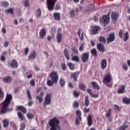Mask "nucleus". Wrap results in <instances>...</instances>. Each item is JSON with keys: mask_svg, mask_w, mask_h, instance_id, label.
<instances>
[{"mask_svg": "<svg viewBox=\"0 0 130 130\" xmlns=\"http://www.w3.org/2000/svg\"><path fill=\"white\" fill-rule=\"evenodd\" d=\"M51 93H47L45 98V102L43 105L44 108H46L47 105H50L51 102Z\"/></svg>", "mask_w": 130, "mask_h": 130, "instance_id": "obj_5", "label": "nucleus"}, {"mask_svg": "<svg viewBox=\"0 0 130 130\" xmlns=\"http://www.w3.org/2000/svg\"><path fill=\"white\" fill-rule=\"evenodd\" d=\"M122 68L124 71H127L128 70V68L125 63L122 64Z\"/></svg>", "mask_w": 130, "mask_h": 130, "instance_id": "obj_57", "label": "nucleus"}, {"mask_svg": "<svg viewBox=\"0 0 130 130\" xmlns=\"http://www.w3.org/2000/svg\"><path fill=\"white\" fill-rule=\"evenodd\" d=\"M112 80V75L109 73L106 74L103 78V83L106 84L108 87H111L112 86V83L111 82Z\"/></svg>", "mask_w": 130, "mask_h": 130, "instance_id": "obj_3", "label": "nucleus"}, {"mask_svg": "<svg viewBox=\"0 0 130 130\" xmlns=\"http://www.w3.org/2000/svg\"><path fill=\"white\" fill-rule=\"evenodd\" d=\"M79 75V73L78 72L72 73L71 75L72 78L74 79V81L76 82L77 81V77Z\"/></svg>", "mask_w": 130, "mask_h": 130, "instance_id": "obj_16", "label": "nucleus"}, {"mask_svg": "<svg viewBox=\"0 0 130 130\" xmlns=\"http://www.w3.org/2000/svg\"><path fill=\"white\" fill-rule=\"evenodd\" d=\"M12 81L13 79L10 76H7L3 79V81L7 83H10Z\"/></svg>", "mask_w": 130, "mask_h": 130, "instance_id": "obj_20", "label": "nucleus"}, {"mask_svg": "<svg viewBox=\"0 0 130 130\" xmlns=\"http://www.w3.org/2000/svg\"><path fill=\"white\" fill-rule=\"evenodd\" d=\"M95 7L92 4L88 5L86 8V12H91L94 9Z\"/></svg>", "mask_w": 130, "mask_h": 130, "instance_id": "obj_23", "label": "nucleus"}, {"mask_svg": "<svg viewBox=\"0 0 130 130\" xmlns=\"http://www.w3.org/2000/svg\"><path fill=\"white\" fill-rule=\"evenodd\" d=\"M24 6L25 7H27L29 6L28 0H24Z\"/></svg>", "mask_w": 130, "mask_h": 130, "instance_id": "obj_55", "label": "nucleus"}, {"mask_svg": "<svg viewBox=\"0 0 130 130\" xmlns=\"http://www.w3.org/2000/svg\"><path fill=\"white\" fill-rule=\"evenodd\" d=\"M122 102L126 105L130 104V98L128 99L126 97L123 98Z\"/></svg>", "mask_w": 130, "mask_h": 130, "instance_id": "obj_28", "label": "nucleus"}, {"mask_svg": "<svg viewBox=\"0 0 130 130\" xmlns=\"http://www.w3.org/2000/svg\"><path fill=\"white\" fill-rule=\"evenodd\" d=\"M41 14H42L41 10L40 9H38L36 11L37 17H38V18L40 17L41 16Z\"/></svg>", "mask_w": 130, "mask_h": 130, "instance_id": "obj_37", "label": "nucleus"}, {"mask_svg": "<svg viewBox=\"0 0 130 130\" xmlns=\"http://www.w3.org/2000/svg\"><path fill=\"white\" fill-rule=\"evenodd\" d=\"M26 93L27 94V96H28V99L30 101L31 100V94H30V92L29 91V90L28 89H27L26 90Z\"/></svg>", "mask_w": 130, "mask_h": 130, "instance_id": "obj_49", "label": "nucleus"}, {"mask_svg": "<svg viewBox=\"0 0 130 130\" xmlns=\"http://www.w3.org/2000/svg\"><path fill=\"white\" fill-rule=\"evenodd\" d=\"M128 38H129V35H128V32L127 31L124 34V37L123 38L124 42H126L128 40Z\"/></svg>", "mask_w": 130, "mask_h": 130, "instance_id": "obj_33", "label": "nucleus"}, {"mask_svg": "<svg viewBox=\"0 0 130 130\" xmlns=\"http://www.w3.org/2000/svg\"><path fill=\"white\" fill-rule=\"evenodd\" d=\"M111 111H112V110L111 109H109L108 110V112L106 115V116L107 118H111Z\"/></svg>", "mask_w": 130, "mask_h": 130, "instance_id": "obj_36", "label": "nucleus"}, {"mask_svg": "<svg viewBox=\"0 0 130 130\" xmlns=\"http://www.w3.org/2000/svg\"><path fill=\"white\" fill-rule=\"evenodd\" d=\"M114 107L115 108V109L118 111H119L120 110V107L119 106H118V105H114Z\"/></svg>", "mask_w": 130, "mask_h": 130, "instance_id": "obj_64", "label": "nucleus"}, {"mask_svg": "<svg viewBox=\"0 0 130 130\" xmlns=\"http://www.w3.org/2000/svg\"><path fill=\"white\" fill-rule=\"evenodd\" d=\"M65 80L64 79L61 78L59 80V83L60 84L61 86H63L65 85Z\"/></svg>", "mask_w": 130, "mask_h": 130, "instance_id": "obj_35", "label": "nucleus"}, {"mask_svg": "<svg viewBox=\"0 0 130 130\" xmlns=\"http://www.w3.org/2000/svg\"><path fill=\"white\" fill-rule=\"evenodd\" d=\"M110 21L109 15H104L102 18H100V22L102 23H104L105 25L108 24Z\"/></svg>", "mask_w": 130, "mask_h": 130, "instance_id": "obj_8", "label": "nucleus"}, {"mask_svg": "<svg viewBox=\"0 0 130 130\" xmlns=\"http://www.w3.org/2000/svg\"><path fill=\"white\" fill-rule=\"evenodd\" d=\"M8 66L10 68L15 69L18 68V63L16 60L13 59L8 62Z\"/></svg>", "mask_w": 130, "mask_h": 130, "instance_id": "obj_4", "label": "nucleus"}, {"mask_svg": "<svg viewBox=\"0 0 130 130\" xmlns=\"http://www.w3.org/2000/svg\"><path fill=\"white\" fill-rule=\"evenodd\" d=\"M12 100V96L11 94H8L7 95L6 98L4 102L2 103V108L0 111L1 114H5L8 112H10L12 111V109L9 108L10 106V104L11 103V101Z\"/></svg>", "mask_w": 130, "mask_h": 130, "instance_id": "obj_1", "label": "nucleus"}, {"mask_svg": "<svg viewBox=\"0 0 130 130\" xmlns=\"http://www.w3.org/2000/svg\"><path fill=\"white\" fill-rule=\"evenodd\" d=\"M60 67L63 71H65L67 69V67L65 63H61Z\"/></svg>", "mask_w": 130, "mask_h": 130, "instance_id": "obj_51", "label": "nucleus"}, {"mask_svg": "<svg viewBox=\"0 0 130 130\" xmlns=\"http://www.w3.org/2000/svg\"><path fill=\"white\" fill-rule=\"evenodd\" d=\"M97 48L99 50L102 51L103 52H104L105 51V46L101 43H99L97 44Z\"/></svg>", "mask_w": 130, "mask_h": 130, "instance_id": "obj_17", "label": "nucleus"}, {"mask_svg": "<svg viewBox=\"0 0 130 130\" xmlns=\"http://www.w3.org/2000/svg\"><path fill=\"white\" fill-rule=\"evenodd\" d=\"M26 116L29 119H32L35 117V115L32 113H28L26 114Z\"/></svg>", "mask_w": 130, "mask_h": 130, "instance_id": "obj_41", "label": "nucleus"}, {"mask_svg": "<svg viewBox=\"0 0 130 130\" xmlns=\"http://www.w3.org/2000/svg\"><path fill=\"white\" fill-rule=\"evenodd\" d=\"M115 39V36L114 33H111L109 35V38L107 39V43L108 44L111 42H113Z\"/></svg>", "mask_w": 130, "mask_h": 130, "instance_id": "obj_9", "label": "nucleus"}, {"mask_svg": "<svg viewBox=\"0 0 130 130\" xmlns=\"http://www.w3.org/2000/svg\"><path fill=\"white\" fill-rule=\"evenodd\" d=\"M82 30L81 29H79L78 31V35L79 36L80 39L81 41H83L84 40V33L82 32L81 35Z\"/></svg>", "mask_w": 130, "mask_h": 130, "instance_id": "obj_27", "label": "nucleus"}, {"mask_svg": "<svg viewBox=\"0 0 130 130\" xmlns=\"http://www.w3.org/2000/svg\"><path fill=\"white\" fill-rule=\"evenodd\" d=\"M91 84L93 88L97 89L98 90H99L100 89V86L98 85V84L95 82L94 81L92 82Z\"/></svg>", "mask_w": 130, "mask_h": 130, "instance_id": "obj_29", "label": "nucleus"}, {"mask_svg": "<svg viewBox=\"0 0 130 130\" xmlns=\"http://www.w3.org/2000/svg\"><path fill=\"white\" fill-rule=\"evenodd\" d=\"M73 107L74 108H77L79 107V104L77 101H75L73 103Z\"/></svg>", "mask_w": 130, "mask_h": 130, "instance_id": "obj_43", "label": "nucleus"}, {"mask_svg": "<svg viewBox=\"0 0 130 130\" xmlns=\"http://www.w3.org/2000/svg\"><path fill=\"white\" fill-rule=\"evenodd\" d=\"M4 98V92H3V90L2 88H0V99Z\"/></svg>", "mask_w": 130, "mask_h": 130, "instance_id": "obj_58", "label": "nucleus"}, {"mask_svg": "<svg viewBox=\"0 0 130 130\" xmlns=\"http://www.w3.org/2000/svg\"><path fill=\"white\" fill-rule=\"evenodd\" d=\"M59 120L56 117L50 120L48 122V124L50 126V130H60V126L59 125Z\"/></svg>", "mask_w": 130, "mask_h": 130, "instance_id": "obj_2", "label": "nucleus"}, {"mask_svg": "<svg viewBox=\"0 0 130 130\" xmlns=\"http://www.w3.org/2000/svg\"><path fill=\"white\" fill-rule=\"evenodd\" d=\"M99 41L102 43L105 44L106 43V39L105 37L101 36L99 38Z\"/></svg>", "mask_w": 130, "mask_h": 130, "instance_id": "obj_40", "label": "nucleus"}, {"mask_svg": "<svg viewBox=\"0 0 130 130\" xmlns=\"http://www.w3.org/2000/svg\"><path fill=\"white\" fill-rule=\"evenodd\" d=\"M79 88L82 90H83V91H85L86 90V86L83 84H81L79 86Z\"/></svg>", "mask_w": 130, "mask_h": 130, "instance_id": "obj_38", "label": "nucleus"}, {"mask_svg": "<svg viewBox=\"0 0 130 130\" xmlns=\"http://www.w3.org/2000/svg\"><path fill=\"white\" fill-rule=\"evenodd\" d=\"M70 14L72 17H74L75 16L74 10H72L70 12Z\"/></svg>", "mask_w": 130, "mask_h": 130, "instance_id": "obj_54", "label": "nucleus"}, {"mask_svg": "<svg viewBox=\"0 0 130 130\" xmlns=\"http://www.w3.org/2000/svg\"><path fill=\"white\" fill-rule=\"evenodd\" d=\"M129 125H125V124H123L121 126V127H120V128L121 130H125V129H126V128L128 127Z\"/></svg>", "mask_w": 130, "mask_h": 130, "instance_id": "obj_53", "label": "nucleus"}, {"mask_svg": "<svg viewBox=\"0 0 130 130\" xmlns=\"http://www.w3.org/2000/svg\"><path fill=\"white\" fill-rule=\"evenodd\" d=\"M76 114L77 115V117H81V112L80 110H77L76 111Z\"/></svg>", "mask_w": 130, "mask_h": 130, "instance_id": "obj_59", "label": "nucleus"}, {"mask_svg": "<svg viewBox=\"0 0 130 130\" xmlns=\"http://www.w3.org/2000/svg\"><path fill=\"white\" fill-rule=\"evenodd\" d=\"M92 116L91 115H89L87 117V123L88 126H91L92 124Z\"/></svg>", "mask_w": 130, "mask_h": 130, "instance_id": "obj_25", "label": "nucleus"}, {"mask_svg": "<svg viewBox=\"0 0 130 130\" xmlns=\"http://www.w3.org/2000/svg\"><path fill=\"white\" fill-rule=\"evenodd\" d=\"M62 35L60 32H57L56 35V39L57 42L60 43L62 41Z\"/></svg>", "mask_w": 130, "mask_h": 130, "instance_id": "obj_21", "label": "nucleus"}, {"mask_svg": "<svg viewBox=\"0 0 130 130\" xmlns=\"http://www.w3.org/2000/svg\"><path fill=\"white\" fill-rule=\"evenodd\" d=\"M3 126L4 127H8L9 126V121L8 119H4L3 120Z\"/></svg>", "mask_w": 130, "mask_h": 130, "instance_id": "obj_31", "label": "nucleus"}, {"mask_svg": "<svg viewBox=\"0 0 130 130\" xmlns=\"http://www.w3.org/2000/svg\"><path fill=\"white\" fill-rule=\"evenodd\" d=\"M53 3V0H47V4L48 5L47 8L49 11H51L52 7L54 4V3Z\"/></svg>", "mask_w": 130, "mask_h": 130, "instance_id": "obj_14", "label": "nucleus"}, {"mask_svg": "<svg viewBox=\"0 0 130 130\" xmlns=\"http://www.w3.org/2000/svg\"><path fill=\"white\" fill-rule=\"evenodd\" d=\"M4 47H8L9 46V42L6 41L4 43Z\"/></svg>", "mask_w": 130, "mask_h": 130, "instance_id": "obj_62", "label": "nucleus"}, {"mask_svg": "<svg viewBox=\"0 0 130 130\" xmlns=\"http://www.w3.org/2000/svg\"><path fill=\"white\" fill-rule=\"evenodd\" d=\"M74 96H75L76 98H78L79 96L80 95V92H77V90H74Z\"/></svg>", "mask_w": 130, "mask_h": 130, "instance_id": "obj_50", "label": "nucleus"}, {"mask_svg": "<svg viewBox=\"0 0 130 130\" xmlns=\"http://www.w3.org/2000/svg\"><path fill=\"white\" fill-rule=\"evenodd\" d=\"M111 16L113 22L116 23L118 17V14H117L114 12H112Z\"/></svg>", "mask_w": 130, "mask_h": 130, "instance_id": "obj_11", "label": "nucleus"}, {"mask_svg": "<svg viewBox=\"0 0 130 130\" xmlns=\"http://www.w3.org/2000/svg\"><path fill=\"white\" fill-rule=\"evenodd\" d=\"M71 50L73 51L74 54H78V50L76 49L75 47H73L71 49Z\"/></svg>", "mask_w": 130, "mask_h": 130, "instance_id": "obj_48", "label": "nucleus"}, {"mask_svg": "<svg viewBox=\"0 0 130 130\" xmlns=\"http://www.w3.org/2000/svg\"><path fill=\"white\" fill-rule=\"evenodd\" d=\"M54 19L55 20L59 21L60 20V14L58 13H55L53 14Z\"/></svg>", "mask_w": 130, "mask_h": 130, "instance_id": "obj_26", "label": "nucleus"}, {"mask_svg": "<svg viewBox=\"0 0 130 130\" xmlns=\"http://www.w3.org/2000/svg\"><path fill=\"white\" fill-rule=\"evenodd\" d=\"M72 60L79 62L80 61L79 57L77 55H74L72 58Z\"/></svg>", "mask_w": 130, "mask_h": 130, "instance_id": "obj_30", "label": "nucleus"}, {"mask_svg": "<svg viewBox=\"0 0 130 130\" xmlns=\"http://www.w3.org/2000/svg\"><path fill=\"white\" fill-rule=\"evenodd\" d=\"M91 53L93 56H98V52H97V51L95 49H92L91 50Z\"/></svg>", "mask_w": 130, "mask_h": 130, "instance_id": "obj_34", "label": "nucleus"}, {"mask_svg": "<svg viewBox=\"0 0 130 130\" xmlns=\"http://www.w3.org/2000/svg\"><path fill=\"white\" fill-rule=\"evenodd\" d=\"M47 84L49 86H51L53 85V84L55 83H54V82H53V81L49 80L47 81Z\"/></svg>", "mask_w": 130, "mask_h": 130, "instance_id": "obj_44", "label": "nucleus"}, {"mask_svg": "<svg viewBox=\"0 0 130 130\" xmlns=\"http://www.w3.org/2000/svg\"><path fill=\"white\" fill-rule=\"evenodd\" d=\"M17 109L18 110L21 111L22 112H23L24 114H25L26 113V108L22 106H17Z\"/></svg>", "mask_w": 130, "mask_h": 130, "instance_id": "obj_24", "label": "nucleus"}, {"mask_svg": "<svg viewBox=\"0 0 130 130\" xmlns=\"http://www.w3.org/2000/svg\"><path fill=\"white\" fill-rule=\"evenodd\" d=\"M1 61L5 62L6 61V56L5 55H2L1 56Z\"/></svg>", "mask_w": 130, "mask_h": 130, "instance_id": "obj_63", "label": "nucleus"}, {"mask_svg": "<svg viewBox=\"0 0 130 130\" xmlns=\"http://www.w3.org/2000/svg\"><path fill=\"white\" fill-rule=\"evenodd\" d=\"M43 96H44V92L42 91L40 93V95H37L36 96V99L39 100L40 103L42 102Z\"/></svg>", "mask_w": 130, "mask_h": 130, "instance_id": "obj_22", "label": "nucleus"}, {"mask_svg": "<svg viewBox=\"0 0 130 130\" xmlns=\"http://www.w3.org/2000/svg\"><path fill=\"white\" fill-rule=\"evenodd\" d=\"M63 55L66 57L67 60H70V54L68 52V50L67 48H65L63 51Z\"/></svg>", "mask_w": 130, "mask_h": 130, "instance_id": "obj_18", "label": "nucleus"}, {"mask_svg": "<svg viewBox=\"0 0 130 130\" xmlns=\"http://www.w3.org/2000/svg\"><path fill=\"white\" fill-rule=\"evenodd\" d=\"M68 66L69 67L70 69L71 70H73L75 68V66L73 63H71V62H69L68 64Z\"/></svg>", "mask_w": 130, "mask_h": 130, "instance_id": "obj_45", "label": "nucleus"}, {"mask_svg": "<svg viewBox=\"0 0 130 130\" xmlns=\"http://www.w3.org/2000/svg\"><path fill=\"white\" fill-rule=\"evenodd\" d=\"M41 39H43L46 35V30L44 28H42L39 32Z\"/></svg>", "mask_w": 130, "mask_h": 130, "instance_id": "obj_13", "label": "nucleus"}, {"mask_svg": "<svg viewBox=\"0 0 130 130\" xmlns=\"http://www.w3.org/2000/svg\"><path fill=\"white\" fill-rule=\"evenodd\" d=\"M18 117L21 119V120H23L25 117L23 116L21 112H18Z\"/></svg>", "mask_w": 130, "mask_h": 130, "instance_id": "obj_46", "label": "nucleus"}, {"mask_svg": "<svg viewBox=\"0 0 130 130\" xmlns=\"http://www.w3.org/2000/svg\"><path fill=\"white\" fill-rule=\"evenodd\" d=\"M36 52L35 51L31 52L28 57L29 59L34 60L36 58Z\"/></svg>", "mask_w": 130, "mask_h": 130, "instance_id": "obj_19", "label": "nucleus"}, {"mask_svg": "<svg viewBox=\"0 0 130 130\" xmlns=\"http://www.w3.org/2000/svg\"><path fill=\"white\" fill-rule=\"evenodd\" d=\"M1 6L3 7L7 8V7H9V3L3 2L1 3Z\"/></svg>", "mask_w": 130, "mask_h": 130, "instance_id": "obj_47", "label": "nucleus"}, {"mask_svg": "<svg viewBox=\"0 0 130 130\" xmlns=\"http://www.w3.org/2000/svg\"><path fill=\"white\" fill-rule=\"evenodd\" d=\"M125 87L123 85H121L119 86V87L118 88L117 92L119 94H122L125 92Z\"/></svg>", "mask_w": 130, "mask_h": 130, "instance_id": "obj_12", "label": "nucleus"}, {"mask_svg": "<svg viewBox=\"0 0 130 130\" xmlns=\"http://www.w3.org/2000/svg\"><path fill=\"white\" fill-rule=\"evenodd\" d=\"M30 84L32 86H35V81L34 79H32L30 82Z\"/></svg>", "mask_w": 130, "mask_h": 130, "instance_id": "obj_60", "label": "nucleus"}, {"mask_svg": "<svg viewBox=\"0 0 130 130\" xmlns=\"http://www.w3.org/2000/svg\"><path fill=\"white\" fill-rule=\"evenodd\" d=\"M123 33V30L121 29L119 32V36L121 39H122V38Z\"/></svg>", "mask_w": 130, "mask_h": 130, "instance_id": "obj_61", "label": "nucleus"}, {"mask_svg": "<svg viewBox=\"0 0 130 130\" xmlns=\"http://www.w3.org/2000/svg\"><path fill=\"white\" fill-rule=\"evenodd\" d=\"M85 105L86 107H88L89 105V99L87 96H86L85 98Z\"/></svg>", "mask_w": 130, "mask_h": 130, "instance_id": "obj_39", "label": "nucleus"}, {"mask_svg": "<svg viewBox=\"0 0 130 130\" xmlns=\"http://www.w3.org/2000/svg\"><path fill=\"white\" fill-rule=\"evenodd\" d=\"M82 120V117H77L76 119V125H79L80 124V121Z\"/></svg>", "mask_w": 130, "mask_h": 130, "instance_id": "obj_42", "label": "nucleus"}, {"mask_svg": "<svg viewBox=\"0 0 130 130\" xmlns=\"http://www.w3.org/2000/svg\"><path fill=\"white\" fill-rule=\"evenodd\" d=\"M107 60L104 59L101 61V68L102 70H105L107 68Z\"/></svg>", "mask_w": 130, "mask_h": 130, "instance_id": "obj_15", "label": "nucleus"}, {"mask_svg": "<svg viewBox=\"0 0 130 130\" xmlns=\"http://www.w3.org/2000/svg\"><path fill=\"white\" fill-rule=\"evenodd\" d=\"M101 28L100 26L95 25L92 27L91 32L93 35H96L101 30Z\"/></svg>", "mask_w": 130, "mask_h": 130, "instance_id": "obj_10", "label": "nucleus"}, {"mask_svg": "<svg viewBox=\"0 0 130 130\" xmlns=\"http://www.w3.org/2000/svg\"><path fill=\"white\" fill-rule=\"evenodd\" d=\"M25 127V124L24 122H22L20 124V130H24Z\"/></svg>", "mask_w": 130, "mask_h": 130, "instance_id": "obj_52", "label": "nucleus"}, {"mask_svg": "<svg viewBox=\"0 0 130 130\" xmlns=\"http://www.w3.org/2000/svg\"><path fill=\"white\" fill-rule=\"evenodd\" d=\"M14 9L13 8H10L8 10H5V13L7 14H13L14 13Z\"/></svg>", "mask_w": 130, "mask_h": 130, "instance_id": "obj_32", "label": "nucleus"}, {"mask_svg": "<svg viewBox=\"0 0 130 130\" xmlns=\"http://www.w3.org/2000/svg\"><path fill=\"white\" fill-rule=\"evenodd\" d=\"M89 57V53L88 52H85L83 53L81 55V59L82 61V62L85 63L88 60Z\"/></svg>", "mask_w": 130, "mask_h": 130, "instance_id": "obj_7", "label": "nucleus"}, {"mask_svg": "<svg viewBox=\"0 0 130 130\" xmlns=\"http://www.w3.org/2000/svg\"><path fill=\"white\" fill-rule=\"evenodd\" d=\"M50 77L52 81L54 82L55 84L57 83L58 79H59V76L57 74V73L55 71H53L50 74Z\"/></svg>", "mask_w": 130, "mask_h": 130, "instance_id": "obj_6", "label": "nucleus"}, {"mask_svg": "<svg viewBox=\"0 0 130 130\" xmlns=\"http://www.w3.org/2000/svg\"><path fill=\"white\" fill-rule=\"evenodd\" d=\"M84 44H82L80 47H79V51L82 52L84 51Z\"/></svg>", "mask_w": 130, "mask_h": 130, "instance_id": "obj_56", "label": "nucleus"}]
</instances>
